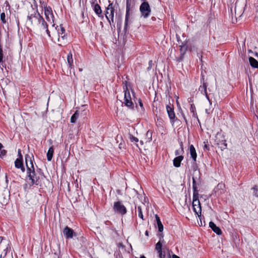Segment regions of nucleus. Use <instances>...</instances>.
Instances as JSON below:
<instances>
[{
	"mask_svg": "<svg viewBox=\"0 0 258 258\" xmlns=\"http://www.w3.org/2000/svg\"><path fill=\"white\" fill-rule=\"evenodd\" d=\"M25 163L27 167V176L31 181L32 184L38 185L39 178L36 176L34 165L30 155H25Z\"/></svg>",
	"mask_w": 258,
	"mask_h": 258,
	"instance_id": "nucleus-1",
	"label": "nucleus"
},
{
	"mask_svg": "<svg viewBox=\"0 0 258 258\" xmlns=\"http://www.w3.org/2000/svg\"><path fill=\"white\" fill-rule=\"evenodd\" d=\"M40 3L41 4V7L44 9V14L46 20L52 27H54L55 26L54 16L51 8L50 7H47L46 4L43 1L42 2L40 0Z\"/></svg>",
	"mask_w": 258,
	"mask_h": 258,
	"instance_id": "nucleus-2",
	"label": "nucleus"
},
{
	"mask_svg": "<svg viewBox=\"0 0 258 258\" xmlns=\"http://www.w3.org/2000/svg\"><path fill=\"white\" fill-rule=\"evenodd\" d=\"M105 16L108 20L109 23L111 26L114 24V7L113 6L112 3H109L108 7L106 8Z\"/></svg>",
	"mask_w": 258,
	"mask_h": 258,
	"instance_id": "nucleus-3",
	"label": "nucleus"
},
{
	"mask_svg": "<svg viewBox=\"0 0 258 258\" xmlns=\"http://www.w3.org/2000/svg\"><path fill=\"white\" fill-rule=\"evenodd\" d=\"M10 192L9 188L4 187L0 188V203L3 205H7L10 200Z\"/></svg>",
	"mask_w": 258,
	"mask_h": 258,
	"instance_id": "nucleus-4",
	"label": "nucleus"
},
{
	"mask_svg": "<svg viewBox=\"0 0 258 258\" xmlns=\"http://www.w3.org/2000/svg\"><path fill=\"white\" fill-rule=\"evenodd\" d=\"M140 11L144 18L148 17L151 12L149 3L147 2H143L140 6Z\"/></svg>",
	"mask_w": 258,
	"mask_h": 258,
	"instance_id": "nucleus-5",
	"label": "nucleus"
},
{
	"mask_svg": "<svg viewBox=\"0 0 258 258\" xmlns=\"http://www.w3.org/2000/svg\"><path fill=\"white\" fill-rule=\"evenodd\" d=\"M113 209L115 213L122 215H125L127 212L126 208L120 201L114 203Z\"/></svg>",
	"mask_w": 258,
	"mask_h": 258,
	"instance_id": "nucleus-6",
	"label": "nucleus"
},
{
	"mask_svg": "<svg viewBox=\"0 0 258 258\" xmlns=\"http://www.w3.org/2000/svg\"><path fill=\"white\" fill-rule=\"evenodd\" d=\"M40 18H41V15L39 13H35L34 15L31 14L28 16L27 23L33 25L34 26H37L38 25Z\"/></svg>",
	"mask_w": 258,
	"mask_h": 258,
	"instance_id": "nucleus-7",
	"label": "nucleus"
},
{
	"mask_svg": "<svg viewBox=\"0 0 258 258\" xmlns=\"http://www.w3.org/2000/svg\"><path fill=\"white\" fill-rule=\"evenodd\" d=\"M124 104L125 105L129 107H133V103L132 101L131 95L129 91L126 87L125 90H124Z\"/></svg>",
	"mask_w": 258,
	"mask_h": 258,
	"instance_id": "nucleus-8",
	"label": "nucleus"
},
{
	"mask_svg": "<svg viewBox=\"0 0 258 258\" xmlns=\"http://www.w3.org/2000/svg\"><path fill=\"white\" fill-rule=\"evenodd\" d=\"M63 234L67 239L72 238L74 236H76V234L74 230L68 226H66L63 230Z\"/></svg>",
	"mask_w": 258,
	"mask_h": 258,
	"instance_id": "nucleus-9",
	"label": "nucleus"
},
{
	"mask_svg": "<svg viewBox=\"0 0 258 258\" xmlns=\"http://www.w3.org/2000/svg\"><path fill=\"white\" fill-rule=\"evenodd\" d=\"M203 80H204V78L203 79ZM207 84L205 82H204V81H203V84H202V85H201L200 86V87L199 88V91H200L201 92V93L205 95L206 98L209 101L210 105H211L212 102H211V100H210L209 97L208 95L207 91Z\"/></svg>",
	"mask_w": 258,
	"mask_h": 258,
	"instance_id": "nucleus-10",
	"label": "nucleus"
},
{
	"mask_svg": "<svg viewBox=\"0 0 258 258\" xmlns=\"http://www.w3.org/2000/svg\"><path fill=\"white\" fill-rule=\"evenodd\" d=\"M52 38L54 40H57V42L59 43L58 45L60 46H62L67 42V38L65 34H63V35L60 37H57L56 35H53Z\"/></svg>",
	"mask_w": 258,
	"mask_h": 258,
	"instance_id": "nucleus-11",
	"label": "nucleus"
},
{
	"mask_svg": "<svg viewBox=\"0 0 258 258\" xmlns=\"http://www.w3.org/2000/svg\"><path fill=\"white\" fill-rule=\"evenodd\" d=\"M38 24H40L43 29H45L46 32L49 37H50V34L49 30L48 29V24L44 21L43 17L41 16V18L39 19Z\"/></svg>",
	"mask_w": 258,
	"mask_h": 258,
	"instance_id": "nucleus-12",
	"label": "nucleus"
},
{
	"mask_svg": "<svg viewBox=\"0 0 258 258\" xmlns=\"http://www.w3.org/2000/svg\"><path fill=\"white\" fill-rule=\"evenodd\" d=\"M166 110L169 118L171 120H174L175 117V115L172 106L167 105L166 106Z\"/></svg>",
	"mask_w": 258,
	"mask_h": 258,
	"instance_id": "nucleus-13",
	"label": "nucleus"
},
{
	"mask_svg": "<svg viewBox=\"0 0 258 258\" xmlns=\"http://www.w3.org/2000/svg\"><path fill=\"white\" fill-rule=\"evenodd\" d=\"M15 166L18 169H20L22 172L25 170L22 159H17L15 161Z\"/></svg>",
	"mask_w": 258,
	"mask_h": 258,
	"instance_id": "nucleus-14",
	"label": "nucleus"
},
{
	"mask_svg": "<svg viewBox=\"0 0 258 258\" xmlns=\"http://www.w3.org/2000/svg\"><path fill=\"white\" fill-rule=\"evenodd\" d=\"M209 226L212 229V230L218 235H221L222 234V231L219 227H217L214 222H210L209 223Z\"/></svg>",
	"mask_w": 258,
	"mask_h": 258,
	"instance_id": "nucleus-15",
	"label": "nucleus"
},
{
	"mask_svg": "<svg viewBox=\"0 0 258 258\" xmlns=\"http://www.w3.org/2000/svg\"><path fill=\"white\" fill-rule=\"evenodd\" d=\"M130 4H129L128 0H127L126 12V15H125L124 29H126L127 28V26L128 21V18H129V12L130 10Z\"/></svg>",
	"mask_w": 258,
	"mask_h": 258,
	"instance_id": "nucleus-16",
	"label": "nucleus"
},
{
	"mask_svg": "<svg viewBox=\"0 0 258 258\" xmlns=\"http://www.w3.org/2000/svg\"><path fill=\"white\" fill-rule=\"evenodd\" d=\"M190 155L193 160L195 162L197 159V153L194 146L191 145L189 147Z\"/></svg>",
	"mask_w": 258,
	"mask_h": 258,
	"instance_id": "nucleus-17",
	"label": "nucleus"
},
{
	"mask_svg": "<svg viewBox=\"0 0 258 258\" xmlns=\"http://www.w3.org/2000/svg\"><path fill=\"white\" fill-rule=\"evenodd\" d=\"M183 157L182 156H179L175 158L173 160V165L176 167H178L180 166L181 161L182 160Z\"/></svg>",
	"mask_w": 258,
	"mask_h": 258,
	"instance_id": "nucleus-18",
	"label": "nucleus"
},
{
	"mask_svg": "<svg viewBox=\"0 0 258 258\" xmlns=\"http://www.w3.org/2000/svg\"><path fill=\"white\" fill-rule=\"evenodd\" d=\"M57 27L58 26L55 28V29L57 30V33L53 34V35H56L57 37H60L63 34H65V29L63 27L60 26V28L57 29Z\"/></svg>",
	"mask_w": 258,
	"mask_h": 258,
	"instance_id": "nucleus-19",
	"label": "nucleus"
},
{
	"mask_svg": "<svg viewBox=\"0 0 258 258\" xmlns=\"http://www.w3.org/2000/svg\"><path fill=\"white\" fill-rule=\"evenodd\" d=\"M226 142V141L225 139L217 141V145H218L219 147L221 149V150L226 149L227 144Z\"/></svg>",
	"mask_w": 258,
	"mask_h": 258,
	"instance_id": "nucleus-20",
	"label": "nucleus"
},
{
	"mask_svg": "<svg viewBox=\"0 0 258 258\" xmlns=\"http://www.w3.org/2000/svg\"><path fill=\"white\" fill-rule=\"evenodd\" d=\"M155 218L156 220L157 224L158 227V230L160 232H162L163 230V225L162 224V222L160 219L159 217L158 216V215H155Z\"/></svg>",
	"mask_w": 258,
	"mask_h": 258,
	"instance_id": "nucleus-21",
	"label": "nucleus"
},
{
	"mask_svg": "<svg viewBox=\"0 0 258 258\" xmlns=\"http://www.w3.org/2000/svg\"><path fill=\"white\" fill-rule=\"evenodd\" d=\"M249 61L252 67L258 68V61L255 58L252 57H249Z\"/></svg>",
	"mask_w": 258,
	"mask_h": 258,
	"instance_id": "nucleus-22",
	"label": "nucleus"
},
{
	"mask_svg": "<svg viewBox=\"0 0 258 258\" xmlns=\"http://www.w3.org/2000/svg\"><path fill=\"white\" fill-rule=\"evenodd\" d=\"M53 152L54 150L53 147L51 146L49 148L48 152L47 153V159L48 161H50L51 160L52 158L53 157Z\"/></svg>",
	"mask_w": 258,
	"mask_h": 258,
	"instance_id": "nucleus-23",
	"label": "nucleus"
},
{
	"mask_svg": "<svg viewBox=\"0 0 258 258\" xmlns=\"http://www.w3.org/2000/svg\"><path fill=\"white\" fill-rule=\"evenodd\" d=\"M80 111L79 110H77L76 111L75 113L72 116L71 118V122L72 123H75L76 122L77 119H78L79 114H80Z\"/></svg>",
	"mask_w": 258,
	"mask_h": 258,
	"instance_id": "nucleus-24",
	"label": "nucleus"
},
{
	"mask_svg": "<svg viewBox=\"0 0 258 258\" xmlns=\"http://www.w3.org/2000/svg\"><path fill=\"white\" fill-rule=\"evenodd\" d=\"M94 11L96 14L98 15L99 17H100L102 14L101 7L98 4H96L94 5Z\"/></svg>",
	"mask_w": 258,
	"mask_h": 258,
	"instance_id": "nucleus-25",
	"label": "nucleus"
},
{
	"mask_svg": "<svg viewBox=\"0 0 258 258\" xmlns=\"http://www.w3.org/2000/svg\"><path fill=\"white\" fill-rule=\"evenodd\" d=\"M200 202L199 200V196H197L196 197L193 196V200H192V208L195 209V206L200 205Z\"/></svg>",
	"mask_w": 258,
	"mask_h": 258,
	"instance_id": "nucleus-26",
	"label": "nucleus"
},
{
	"mask_svg": "<svg viewBox=\"0 0 258 258\" xmlns=\"http://www.w3.org/2000/svg\"><path fill=\"white\" fill-rule=\"evenodd\" d=\"M67 61L69 67L72 68L73 66V55L71 52H70L67 56Z\"/></svg>",
	"mask_w": 258,
	"mask_h": 258,
	"instance_id": "nucleus-27",
	"label": "nucleus"
},
{
	"mask_svg": "<svg viewBox=\"0 0 258 258\" xmlns=\"http://www.w3.org/2000/svg\"><path fill=\"white\" fill-rule=\"evenodd\" d=\"M193 210L196 213V214L197 215L199 218L201 217L202 209L201 205L197 206H196L195 209H193Z\"/></svg>",
	"mask_w": 258,
	"mask_h": 258,
	"instance_id": "nucleus-28",
	"label": "nucleus"
},
{
	"mask_svg": "<svg viewBox=\"0 0 258 258\" xmlns=\"http://www.w3.org/2000/svg\"><path fill=\"white\" fill-rule=\"evenodd\" d=\"M162 243H161L160 241H159L156 244L155 249L157 250V252L161 251L162 250Z\"/></svg>",
	"mask_w": 258,
	"mask_h": 258,
	"instance_id": "nucleus-29",
	"label": "nucleus"
},
{
	"mask_svg": "<svg viewBox=\"0 0 258 258\" xmlns=\"http://www.w3.org/2000/svg\"><path fill=\"white\" fill-rule=\"evenodd\" d=\"M138 211L139 217H140L142 220H144V216L143 214V212L142 211V208L141 206H138Z\"/></svg>",
	"mask_w": 258,
	"mask_h": 258,
	"instance_id": "nucleus-30",
	"label": "nucleus"
},
{
	"mask_svg": "<svg viewBox=\"0 0 258 258\" xmlns=\"http://www.w3.org/2000/svg\"><path fill=\"white\" fill-rule=\"evenodd\" d=\"M146 136L148 138V139L146 142H150L152 140V132H150L149 131H148L146 133Z\"/></svg>",
	"mask_w": 258,
	"mask_h": 258,
	"instance_id": "nucleus-31",
	"label": "nucleus"
},
{
	"mask_svg": "<svg viewBox=\"0 0 258 258\" xmlns=\"http://www.w3.org/2000/svg\"><path fill=\"white\" fill-rule=\"evenodd\" d=\"M192 188L194 190L193 196L196 197L199 196V191L197 186L192 185Z\"/></svg>",
	"mask_w": 258,
	"mask_h": 258,
	"instance_id": "nucleus-32",
	"label": "nucleus"
},
{
	"mask_svg": "<svg viewBox=\"0 0 258 258\" xmlns=\"http://www.w3.org/2000/svg\"><path fill=\"white\" fill-rule=\"evenodd\" d=\"M1 20L2 22L4 24L7 22L6 20V15H5V13H1Z\"/></svg>",
	"mask_w": 258,
	"mask_h": 258,
	"instance_id": "nucleus-33",
	"label": "nucleus"
},
{
	"mask_svg": "<svg viewBox=\"0 0 258 258\" xmlns=\"http://www.w3.org/2000/svg\"><path fill=\"white\" fill-rule=\"evenodd\" d=\"M3 59V51L2 46L0 44V63L2 62Z\"/></svg>",
	"mask_w": 258,
	"mask_h": 258,
	"instance_id": "nucleus-34",
	"label": "nucleus"
},
{
	"mask_svg": "<svg viewBox=\"0 0 258 258\" xmlns=\"http://www.w3.org/2000/svg\"><path fill=\"white\" fill-rule=\"evenodd\" d=\"M190 110L192 112L193 115H195L196 113V107L194 104H191Z\"/></svg>",
	"mask_w": 258,
	"mask_h": 258,
	"instance_id": "nucleus-35",
	"label": "nucleus"
},
{
	"mask_svg": "<svg viewBox=\"0 0 258 258\" xmlns=\"http://www.w3.org/2000/svg\"><path fill=\"white\" fill-rule=\"evenodd\" d=\"M158 256L159 258H165V254L163 252L162 249L161 251H158Z\"/></svg>",
	"mask_w": 258,
	"mask_h": 258,
	"instance_id": "nucleus-36",
	"label": "nucleus"
},
{
	"mask_svg": "<svg viewBox=\"0 0 258 258\" xmlns=\"http://www.w3.org/2000/svg\"><path fill=\"white\" fill-rule=\"evenodd\" d=\"M130 140L132 142L135 141L136 142H138L139 141V140L137 138L134 137L132 135L130 136Z\"/></svg>",
	"mask_w": 258,
	"mask_h": 258,
	"instance_id": "nucleus-37",
	"label": "nucleus"
},
{
	"mask_svg": "<svg viewBox=\"0 0 258 258\" xmlns=\"http://www.w3.org/2000/svg\"><path fill=\"white\" fill-rule=\"evenodd\" d=\"M152 65H153V61L152 60H150L149 62V67L148 68V70H150L152 67Z\"/></svg>",
	"mask_w": 258,
	"mask_h": 258,
	"instance_id": "nucleus-38",
	"label": "nucleus"
},
{
	"mask_svg": "<svg viewBox=\"0 0 258 258\" xmlns=\"http://www.w3.org/2000/svg\"><path fill=\"white\" fill-rule=\"evenodd\" d=\"M18 156L19 157L18 159H23L22 155L21 153V150L20 149L18 150Z\"/></svg>",
	"mask_w": 258,
	"mask_h": 258,
	"instance_id": "nucleus-39",
	"label": "nucleus"
},
{
	"mask_svg": "<svg viewBox=\"0 0 258 258\" xmlns=\"http://www.w3.org/2000/svg\"><path fill=\"white\" fill-rule=\"evenodd\" d=\"M192 185L197 186L196 181L194 177H192Z\"/></svg>",
	"mask_w": 258,
	"mask_h": 258,
	"instance_id": "nucleus-40",
	"label": "nucleus"
},
{
	"mask_svg": "<svg viewBox=\"0 0 258 258\" xmlns=\"http://www.w3.org/2000/svg\"><path fill=\"white\" fill-rule=\"evenodd\" d=\"M6 153H7V152L5 150H3L1 151V155H3V156L5 155Z\"/></svg>",
	"mask_w": 258,
	"mask_h": 258,
	"instance_id": "nucleus-41",
	"label": "nucleus"
},
{
	"mask_svg": "<svg viewBox=\"0 0 258 258\" xmlns=\"http://www.w3.org/2000/svg\"><path fill=\"white\" fill-rule=\"evenodd\" d=\"M210 110H211L210 108H209V109L206 108L205 110L206 113H207L208 114H209L211 112Z\"/></svg>",
	"mask_w": 258,
	"mask_h": 258,
	"instance_id": "nucleus-42",
	"label": "nucleus"
},
{
	"mask_svg": "<svg viewBox=\"0 0 258 258\" xmlns=\"http://www.w3.org/2000/svg\"><path fill=\"white\" fill-rule=\"evenodd\" d=\"M5 4L7 5V7H9V9H10V5H9V3H8V1H6V2H5Z\"/></svg>",
	"mask_w": 258,
	"mask_h": 258,
	"instance_id": "nucleus-43",
	"label": "nucleus"
},
{
	"mask_svg": "<svg viewBox=\"0 0 258 258\" xmlns=\"http://www.w3.org/2000/svg\"><path fill=\"white\" fill-rule=\"evenodd\" d=\"M172 258H180L178 256L175 255V254H173L172 255Z\"/></svg>",
	"mask_w": 258,
	"mask_h": 258,
	"instance_id": "nucleus-44",
	"label": "nucleus"
},
{
	"mask_svg": "<svg viewBox=\"0 0 258 258\" xmlns=\"http://www.w3.org/2000/svg\"><path fill=\"white\" fill-rule=\"evenodd\" d=\"M204 148L207 149V150H209L208 147V145L207 144H205L204 146Z\"/></svg>",
	"mask_w": 258,
	"mask_h": 258,
	"instance_id": "nucleus-45",
	"label": "nucleus"
},
{
	"mask_svg": "<svg viewBox=\"0 0 258 258\" xmlns=\"http://www.w3.org/2000/svg\"><path fill=\"white\" fill-rule=\"evenodd\" d=\"M3 147V145L0 143V151L1 150V149H2Z\"/></svg>",
	"mask_w": 258,
	"mask_h": 258,
	"instance_id": "nucleus-46",
	"label": "nucleus"
},
{
	"mask_svg": "<svg viewBox=\"0 0 258 258\" xmlns=\"http://www.w3.org/2000/svg\"><path fill=\"white\" fill-rule=\"evenodd\" d=\"M145 235L146 236H148L149 235V232L148 231H146V232H145Z\"/></svg>",
	"mask_w": 258,
	"mask_h": 258,
	"instance_id": "nucleus-47",
	"label": "nucleus"
},
{
	"mask_svg": "<svg viewBox=\"0 0 258 258\" xmlns=\"http://www.w3.org/2000/svg\"><path fill=\"white\" fill-rule=\"evenodd\" d=\"M255 56H256L258 58V53L255 52Z\"/></svg>",
	"mask_w": 258,
	"mask_h": 258,
	"instance_id": "nucleus-48",
	"label": "nucleus"
},
{
	"mask_svg": "<svg viewBox=\"0 0 258 258\" xmlns=\"http://www.w3.org/2000/svg\"><path fill=\"white\" fill-rule=\"evenodd\" d=\"M253 189L254 190H257V188H256L255 187H254L253 188Z\"/></svg>",
	"mask_w": 258,
	"mask_h": 258,
	"instance_id": "nucleus-49",
	"label": "nucleus"
},
{
	"mask_svg": "<svg viewBox=\"0 0 258 258\" xmlns=\"http://www.w3.org/2000/svg\"><path fill=\"white\" fill-rule=\"evenodd\" d=\"M192 102V98H190V100H189V102Z\"/></svg>",
	"mask_w": 258,
	"mask_h": 258,
	"instance_id": "nucleus-50",
	"label": "nucleus"
},
{
	"mask_svg": "<svg viewBox=\"0 0 258 258\" xmlns=\"http://www.w3.org/2000/svg\"><path fill=\"white\" fill-rule=\"evenodd\" d=\"M140 105L141 107L143 106V104L142 102H140Z\"/></svg>",
	"mask_w": 258,
	"mask_h": 258,
	"instance_id": "nucleus-51",
	"label": "nucleus"
},
{
	"mask_svg": "<svg viewBox=\"0 0 258 258\" xmlns=\"http://www.w3.org/2000/svg\"><path fill=\"white\" fill-rule=\"evenodd\" d=\"M140 258H146V257L144 255L141 256Z\"/></svg>",
	"mask_w": 258,
	"mask_h": 258,
	"instance_id": "nucleus-52",
	"label": "nucleus"
},
{
	"mask_svg": "<svg viewBox=\"0 0 258 258\" xmlns=\"http://www.w3.org/2000/svg\"><path fill=\"white\" fill-rule=\"evenodd\" d=\"M140 143H141V144H143V141H140Z\"/></svg>",
	"mask_w": 258,
	"mask_h": 258,
	"instance_id": "nucleus-53",
	"label": "nucleus"
},
{
	"mask_svg": "<svg viewBox=\"0 0 258 258\" xmlns=\"http://www.w3.org/2000/svg\"><path fill=\"white\" fill-rule=\"evenodd\" d=\"M0 239H1V240H2V239H3V237H1V236H0Z\"/></svg>",
	"mask_w": 258,
	"mask_h": 258,
	"instance_id": "nucleus-54",
	"label": "nucleus"
},
{
	"mask_svg": "<svg viewBox=\"0 0 258 258\" xmlns=\"http://www.w3.org/2000/svg\"><path fill=\"white\" fill-rule=\"evenodd\" d=\"M254 195H255L256 197H257V196H258V195H256V192L254 194Z\"/></svg>",
	"mask_w": 258,
	"mask_h": 258,
	"instance_id": "nucleus-55",
	"label": "nucleus"
}]
</instances>
